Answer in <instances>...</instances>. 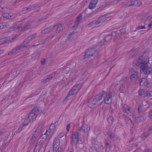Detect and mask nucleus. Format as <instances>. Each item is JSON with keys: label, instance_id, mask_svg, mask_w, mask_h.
<instances>
[{"label": "nucleus", "instance_id": "1", "mask_svg": "<svg viewBox=\"0 0 152 152\" xmlns=\"http://www.w3.org/2000/svg\"><path fill=\"white\" fill-rule=\"evenodd\" d=\"M148 55V51H145L141 53L138 59L137 60L135 65L138 67H141L142 66L147 64L149 61Z\"/></svg>", "mask_w": 152, "mask_h": 152}, {"label": "nucleus", "instance_id": "2", "mask_svg": "<svg viewBox=\"0 0 152 152\" xmlns=\"http://www.w3.org/2000/svg\"><path fill=\"white\" fill-rule=\"evenodd\" d=\"M85 54L84 56V59L87 61L91 58L92 59L93 58H95L98 56V51H96L94 48H89L86 50Z\"/></svg>", "mask_w": 152, "mask_h": 152}, {"label": "nucleus", "instance_id": "3", "mask_svg": "<svg viewBox=\"0 0 152 152\" xmlns=\"http://www.w3.org/2000/svg\"><path fill=\"white\" fill-rule=\"evenodd\" d=\"M100 95L101 97V100L102 98H103V101L106 104H109L111 103L112 101V93L107 92V91H103L100 93Z\"/></svg>", "mask_w": 152, "mask_h": 152}, {"label": "nucleus", "instance_id": "4", "mask_svg": "<svg viewBox=\"0 0 152 152\" xmlns=\"http://www.w3.org/2000/svg\"><path fill=\"white\" fill-rule=\"evenodd\" d=\"M100 93L90 98L88 102V105L90 108H92L96 105L101 100Z\"/></svg>", "mask_w": 152, "mask_h": 152}, {"label": "nucleus", "instance_id": "5", "mask_svg": "<svg viewBox=\"0 0 152 152\" xmlns=\"http://www.w3.org/2000/svg\"><path fill=\"white\" fill-rule=\"evenodd\" d=\"M39 110L37 107L34 108L29 113L28 118L32 122L35 120L36 117L37 116Z\"/></svg>", "mask_w": 152, "mask_h": 152}, {"label": "nucleus", "instance_id": "6", "mask_svg": "<svg viewBox=\"0 0 152 152\" xmlns=\"http://www.w3.org/2000/svg\"><path fill=\"white\" fill-rule=\"evenodd\" d=\"M129 75L132 81H135L139 79L138 74L133 68H131L129 70Z\"/></svg>", "mask_w": 152, "mask_h": 152}, {"label": "nucleus", "instance_id": "7", "mask_svg": "<svg viewBox=\"0 0 152 152\" xmlns=\"http://www.w3.org/2000/svg\"><path fill=\"white\" fill-rule=\"evenodd\" d=\"M71 143L72 145L76 143V145L79 143V134L77 132H73L71 137Z\"/></svg>", "mask_w": 152, "mask_h": 152}, {"label": "nucleus", "instance_id": "8", "mask_svg": "<svg viewBox=\"0 0 152 152\" xmlns=\"http://www.w3.org/2000/svg\"><path fill=\"white\" fill-rule=\"evenodd\" d=\"M125 32V29L123 28L120 30L112 32V35L114 36V38H118L121 36L124 35Z\"/></svg>", "mask_w": 152, "mask_h": 152}, {"label": "nucleus", "instance_id": "9", "mask_svg": "<svg viewBox=\"0 0 152 152\" xmlns=\"http://www.w3.org/2000/svg\"><path fill=\"white\" fill-rule=\"evenodd\" d=\"M139 67L140 68V71L145 74L149 75L151 73V69L148 66L147 64Z\"/></svg>", "mask_w": 152, "mask_h": 152}, {"label": "nucleus", "instance_id": "10", "mask_svg": "<svg viewBox=\"0 0 152 152\" xmlns=\"http://www.w3.org/2000/svg\"><path fill=\"white\" fill-rule=\"evenodd\" d=\"M23 47L22 46L20 45L16 46L14 49H12L8 54V55H11L12 54H15L23 50Z\"/></svg>", "mask_w": 152, "mask_h": 152}, {"label": "nucleus", "instance_id": "11", "mask_svg": "<svg viewBox=\"0 0 152 152\" xmlns=\"http://www.w3.org/2000/svg\"><path fill=\"white\" fill-rule=\"evenodd\" d=\"M55 27V25L52 26L48 27L46 28L41 31V33L42 34H45L52 31L53 30V28Z\"/></svg>", "mask_w": 152, "mask_h": 152}, {"label": "nucleus", "instance_id": "12", "mask_svg": "<svg viewBox=\"0 0 152 152\" xmlns=\"http://www.w3.org/2000/svg\"><path fill=\"white\" fill-rule=\"evenodd\" d=\"M59 141L57 138H55L53 142L54 150H58L59 147Z\"/></svg>", "mask_w": 152, "mask_h": 152}, {"label": "nucleus", "instance_id": "13", "mask_svg": "<svg viewBox=\"0 0 152 152\" xmlns=\"http://www.w3.org/2000/svg\"><path fill=\"white\" fill-rule=\"evenodd\" d=\"M30 121V120L28 118L25 119L22 124L23 126L21 128L19 127L18 129V131L20 132L21 130L22 129H25V126L28 125Z\"/></svg>", "mask_w": 152, "mask_h": 152}, {"label": "nucleus", "instance_id": "14", "mask_svg": "<svg viewBox=\"0 0 152 152\" xmlns=\"http://www.w3.org/2000/svg\"><path fill=\"white\" fill-rule=\"evenodd\" d=\"M98 3V0H92L89 4L88 7L90 9L92 10L94 9L96 7Z\"/></svg>", "mask_w": 152, "mask_h": 152}, {"label": "nucleus", "instance_id": "15", "mask_svg": "<svg viewBox=\"0 0 152 152\" xmlns=\"http://www.w3.org/2000/svg\"><path fill=\"white\" fill-rule=\"evenodd\" d=\"M31 26L30 22L26 23L23 27H20L19 29L21 31H25L29 28Z\"/></svg>", "mask_w": 152, "mask_h": 152}, {"label": "nucleus", "instance_id": "16", "mask_svg": "<svg viewBox=\"0 0 152 152\" xmlns=\"http://www.w3.org/2000/svg\"><path fill=\"white\" fill-rule=\"evenodd\" d=\"M122 110L126 113H130V107L125 104H124L122 106Z\"/></svg>", "mask_w": 152, "mask_h": 152}, {"label": "nucleus", "instance_id": "17", "mask_svg": "<svg viewBox=\"0 0 152 152\" xmlns=\"http://www.w3.org/2000/svg\"><path fill=\"white\" fill-rule=\"evenodd\" d=\"M107 18L105 16H103L99 18L98 19L96 20L97 24L98 25L100 23H103L104 21L106 20Z\"/></svg>", "mask_w": 152, "mask_h": 152}, {"label": "nucleus", "instance_id": "18", "mask_svg": "<svg viewBox=\"0 0 152 152\" xmlns=\"http://www.w3.org/2000/svg\"><path fill=\"white\" fill-rule=\"evenodd\" d=\"M82 86L81 83L78 84L77 83L72 88V90H74L75 92L77 93Z\"/></svg>", "mask_w": 152, "mask_h": 152}, {"label": "nucleus", "instance_id": "19", "mask_svg": "<svg viewBox=\"0 0 152 152\" xmlns=\"http://www.w3.org/2000/svg\"><path fill=\"white\" fill-rule=\"evenodd\" d=\"M77 93V92H75L74 90H72V89H71L69 91L67 96L64 99V101H66V100L70 99L71 98L70 97L71 96H73L75 93Z\"/></svg>", "mask_w": 152, "mask_h": 152}, {"label": "nucleus", "instance_id": "20", "mask_svg": "<svg viewBox=\"0 0 152 152\" xmlns=\"http://www.w3.org/2000/svg\"><path fill=\"white\" fill-rule=\"evenodd\" d=\"M112 38H113L114 39L116 38H114V36H113L112 35V32L111 34H108L106 35L104 39V42H107L110 41Z\"/></svg>", "mask_w": 152, "mask_h": 152}, {"label": "nucleus", "instance_id": "21", "mask_svg": "<svg viewBox=\"0 0 152 152\" xmlns=\"http://www.w3.org/2000/svg\"><path fill=\"white\" fill-rule=\"evenodd\" d=\"M88 126L86 124H83L82 126L80 127L79 131L82 132H86L88 130Z\"/></svg>", "mask_w": 152, "mask_h": 152}, {"label": "nucleus", "instance_id": "22", "mask_svg": "<svg viewBox=\"0 0 152 152\" xmlns=\"http://www.w3.org/2000/svg\"><path fill=\"white\" fill-rule=\"evenodd\" d=\"M39 134L37 133H35L32 136L30 140V142L33 143L37 138Z\"/></svg>", "mask_w": 152, "mask_h": 152}, {"label": "nucleus", "instance_id": "23", "mask_svg": "<svg viewBox=\"0 0 152 152\" xmlns=\"http://www.w3.org/2000/svg\"><path fill=\"white\" fill-rule=\"evenodd\" d=\"M142 4L141 2L138 0H136L132 1L131 2V4L129 6L135 5L136 6H139Z\"/></svg>", "mask_w": 152, "mask_h": 152}, {"label": "nucleus", "instance_id": "24", "mask_svg": "<svg viewBox=\"0 0 152 152\" xmlns=\"http://www.w3.org/2000/svg\"><path fill=\"white\" fill-rule=\"evenodd\" d=\"M8 138H6L3 141L2 143V146L3 147H6L8 145V144L10 142V140H8Z\"/></svg>", "mask_w": 152, "mask_h": 152}, {"label": "nucleus", "instance_id": "25", "mask_svg": "<svg viewBox=\"0 0 152 152\" xmlns=\"http://www.w3.org/2000/svg\"><path fill=\"white\" fill-rule=\"evenodd\" d=\"M146 80L144 78H142L141 79V81L140 82V85L142 86H145L147 85V83L146 82Z\"/></svg>", "mask_w": 152, "mask_h": 152}, {"label": "nucleus", "instance_id": "26", "mask_svg": "<svg viewBox=\"0 0 152 152\" xmlns=\"http://www.w3.org/2000/svg\"><path fill=\"white\" fill-rule=\"evenodd\" d=\"M62 29V25L61 23H59L58 24L57 27L55 31L56 33H59V32Z\"/></svg>", "mask_w": 152, "mask_h": 152}, {"label": "nucleus", "instance_id": "27", "mask_svg": "<svg viewBox=\"0 0 152 152\" xmlns=\"http://www.w3.org/2000/svg\"><path fill=\"white\" fill-rule=\"evenodd\" d=\"M42 126V124H40L37 127V129L35 131V133H36L39 134L41 132Z\"/></svg>", "mask_w": 152, "mask_h": 152}, {"label": "nucleus", "instance_id": "28", "mask_svg": "<svg viewBox=\"0 0 152 152\" xmlns=\"http://www.w3.org/2000/svg\"><path fill=\"white\" fill-rule=\"evenodd\" d=\"M9 24L7 22H4L0 23V29H1L8 26Z\"/></svg>", "mask_w": 152, "mask_h": 152}, {"label": "nucleus", "instance_id": "29", "mask_svg": "<svg viewBox=\"0 0 152 152\" xmlns=\"http://www.w3.org/2000/svg\"><path fill=\"white\" fill-rule=\"evenodd\" d=\"M38 6L36 4H32L28 6V7H27L26 9V10H34L38 9Z\"/></svg>", "mask_w": 152, "mask_h": 152}, {"label": "nucleus", "instance_id": "30", "mask_svg": "<svg viewBox=\"0 0 152 152\" xmlns=\"http://www.w3.org/2000/svg\"><path fill=\"white\" fill-rule=\"evenodd\" d=\"M8 38L6 37L0 39V45L5 44L7 42Z\"/></svg>", "mask_w": 152, "mask_h": 152}, {"label": "nucleus", "instance_id": "31", "mask_svg": "<svg viewBox=\"0 0 152 152\" xmlns=\"http://www.w3.org/2000/svg\"><path fill=\"white\" fill-rule=\"evenodd\" d=\"M150 134V133L148 132H146L143 133L142 134V138L143 140L145 139L148 137Z\"/></svg>", "mask_w": 152, "mask_h": 152}, {"label": "nucleus", "instance_id": "32", "mask_svg": "<svg viewBox=\"0 0 152 152\" xmlns=\"http://www.w3.org/2000/svg\"><path fill=\"white\" fill-rule=\"evenodd\" d=\"M128 78L126 77H123L120 80V83L123 85L127 82Z\"/></svg>", "mask_w": 152, "mask_h": 152}, {"label": "nucleus", "instance_id": "33", "mask_svg": "<svg viewBox=\"0 0 152 152\" xmlns=\"http://www.w3.org/2000/svg\"><path fill=\"white\" fill-rule=\"evenodd\" d=\"M143 117L142 116H139L135 118V121L137 123H139L141 121L143 120Z\"/></svg>", "mask_w": 152, "mask_h": 152}, {"label": "nucleus", "instance_id": "34", "mask_svg": "<svg viewBox=\"0 0 152 152\" xmlns=\"http://www.w3.org/2000/svg\"><path fill=\"white\" fill-rule=\"evenodd\" d=\"M41 51H39L37 52L36 53H34L32 54L31 56L32 58H35L36 56H39L41 53Z\"/></svg>", "mask_w": 152, "mask_h": 152}, {"label": "nucleus", "instance_id": "35", "mask_svg": "<svg viewBox=\"0 0 152 152\" xmlns=\"http://www.w3.org/2000/svg\"><path fill=\"white\" fill-rule=\"evenodd\" d=\"M30 41L29 39H28V38H27L26 39L23 41V45H21L22 46L23 48L26 47V45H27Z\"/></svg>", "mask_w": 152, "mask_h": 152}, {"label": "nucleus", "instance_id": "36", "mask_svg": "<svg viewBox=\"0 0 152 152\" xmlns=\"http://www.w3.org/2000/svg\"><path fill=\"white\" fill-rule=\"evenodd\" d=\"M150 97L152 96V91H146L145 92V96Z\"/></svg>", "mask_w": 152, "mask_h": 152}, {"label": "nucleus", "instance_id": "37", "mask_svg": "<svg viewBox=\"0 0 152 152\" xmlns=\"http://www.w3.org/2000/svg\"><path fill=\"white\" fill-rule=\"evenodd\" d=\"M2 16L3 18L8 19L11 18L12 17L11 15H10V14L8 13H4Z\"/></svg>", "mask_w": 152, "mask_h": 152}, {"label": "nucleus", "instance_id": "38", "mask_svg": "<svg viewBox=\"0 0 152 152\" xmlns=\"http://www.w3.org/2000/svg\"><path fill=\"white\" fill-rule=\"evenodd\" d=\"M37 36L36 34H34L31 35L29 36L28 38V39H29L30 41L35 39Z\"/></svg>", "mask_w": 152, "mask_h": 152}, {"label": "nucleus", "instance_id": "39", "mask_svg": "<svg viewBox=\"0 0 152 152\" xmlns=\"http://www.w3.org/2000/svg\"><path fill=\"white\" fill-rule=\"evenodd\" d=\"M95 25H97L96 20H94L88 24L87 25L88 27H90Z\"/></svg>", "mask_w": 152, "mask_h": 152}, {"label": "nucleus", "instance_id": "40", "mask_svg": "<svg viewBox=\"0 0 152 152\" xmlns=\"http://www.w3.org/2000/svg\"><path fill=\"white\" fill-rule=\"evenodd\" d=\"M19 27H18L16 25H15V26H13L12 27L8 29V31H13L16 29L17 28L19 29Z\"/></svg>", "mask_w": 152, "mask_h": 152}, {"label": "nucleus", "instance_id": "41", "mask_svg": "<svg viewBox=\"0 0 152 152\" xmlns=\"http://www.w3.org/2000/svg\"><path fill=\"white\" fill-rule=\"evenodd\" d=\"M139 92L140 96L143 97H145V92L144 89H140L139 90Z\"/></svg>", "mask_w": 152, "mask_h": 152}, {"label": "nucleus", "instance_id": "42", "mask_svg": "<svg viewBox=\"0 0 152 152\" xmlns=\"http://www.w3.org/2000/svg\"><path fill=\"white\" fill-rule=\"evenodd\" d=\"M48 134H47V131H46L45 133L43 134H42L40 137V138L42 139H46L48 137Z\"/></svg>", "mask_w": 152, "mask_h": 152}, {"label": "nucleus", "instance_id": "43", "mask_svg": "<svg viewBox=\"0 0 152 152\" xmlns=\"http://www.w3.org/2000/svg\"><path fill=\"white\" fill-rule=\"evenodd\" d=\"M107 121L109 123L112 124L113 121V118L111 116H110L107 119Z\"/></svg>", "mask_w": 152, "mask_h": 152}, {"label": "nucleus", "instance_id": "44", "mask_svg": "<svg viewBox=\"0 0 152 152\" xmlns=\"http://www.w3.org/2000/svg\"><path fill=\"white\" fill-rule=\"evenodd\" d=\"M55 73L52 74L51 75H50L48 76L47 77V79L48 80V81H49L52 78H53L55 76Z\"/></svg>", "mask_w": 152, "mask_h": 152}, {"label": "nucleus", "instance_id": "45", "mask_svg": "<svg viewBox=\"0 0 152 152\" xmlns=\"http://www.w3.org/2000/svg\"><path fill=\"white\" fill-rule=\"evenodd\" d=\"M119 90L121 93H124L125 92V87L123 85H121L120 86Z\"/></svg>", "mask_w": 152, "mask_h": 152}, {"label": "nucleus", "instance_id": "46", "mask_svg": "<svg viewBox=\"0 0 152 152\" xmlns=\"http://www.w3.org/2000/svg\"><path fill=\"white\" fill-rule=\"evenodd\" d=\"M48 61V58H47L46 59L43 58L41 59V63L42 65H45L46 62L47 61Z\"/></svg>", "mask_w": 152, "mask_h": 152}, {"label": "nucleus", "instance_id": "47", "mask_svg": "<svg viewBox=\"0 0 152 152\" xmlns=\"http://www.w3.org/2000/svg\"><path fill=\"white\" fill-rule=\"evenodd\" d=\"M109 137L110 139L112 140H114V134L112 132H111L110 134H109Z\"/></svg>", "mask_w": 152, "mask_h": 152}, {"label": "nucleus", "instance_id": "48", "mask_svg": "<svg viewBox=\"0 0 152 152\" xmlns=\"http://www.w3.org/2000/svg\"><path fill=\"white\" fill-rule=\"evenodd\" d=\"M55 57V55H54L53 53H52L49 58V59L50 60H51L53 58Z\"/></svg>", "mask_w": 152, "mask_h": 152}, {"label": "nucleus", "instance_id": "49", "mask_svg": "<svg viewBox=\"0 0 152 152\" xmlns=\"http://www.w3.org/2000/svg\"><path fill=\"white\" fill-rule=\"evenodd\" d=\"M55 127V126L54 125V124H51L50 126V129L51 130L54 129Z\"/></svg>", "mask_w": 152, "mask_h": 152}, {"label": "nucleus", "instance_id": "50", "mask_svg": "<svg viewBox=\"0 0 152 152\" xmlns=\"http://www.w3.org/2000/svg\"><path fill=\"white\" fill-rule=\"evenodd\" d=\"M47 82H48V80L47 79V78H45V79H43L41 80V82L42 83H46Z\"/></svg>", "mask_w": 152, "mask_h": 152}, {"label": "nucleus", "instance_id": "51", "mask_svg": "<svg viewBox=\"0 0 152 152\" xmlns=\"http://www.w3.org/2000/svg\"><path fill=\"white\" fill-rule=\"evenodd\" d=\"M138 113H139L142 111V107L141 106H140V107H139L138 108Z\"/></svg>", "mask_w": 152, "mask_h": 152}, {"label": "nucleus", "instance_id": "52", "mask_svg": "<svg viewBox=\"0 0 152 152\" xmlns=\"http://www.w3.org/2000/svg\"><path fill=\"white\" fill-rule=\"evenodd\" d=\"M73 149L72 147H71L70 148H69L67 150L68 152H73Z\"/></svg>", "mask_w": 152, "mask_h": 152}, {"label": "nucleus", "instance_id": "53", "mask_svg": "<svg viewBox=\"0 0 152 152\" xmlns=\"http://www.w3.org/2000/svg\"><path fill=\"white\" fill-rule=\"evenodd\" d=\"M145 152H152V150L150 148L146 149H145Z\"/></svg>", "mask_w": 152, "mask_h": 152}, {"label": "nucleus", "instance_id": "54", "mask_svg": "<svg viewBox=\"0 0 152 152\" xmlns=\"http://www.w3.org/2000/svg\"><path fill=\"white\" fill-rule=\"evenodd\" d=\"M42 142H43L42 140H40L39 142V145L38 143L37 144H38V145L37 146V147L39 145V147H41L42 146V144H43L42 143Z\"/></svg>", "mask_w": 152, "mask_h": 152}, {"label": "nucleus", "instance_id": "55", "mask_svg": "<svg viewBox=\"0 0 152 152\" xmlns=\"http://www.w3.org/2000/svg\"><path fill=\"white\" fill-rule=\"evenodd\" d=\"M64 134L63 133H59L58 135V136L60 137H63L64 136Z\"/></svg>", "mask_w": 152, "mask_h": 152}, {"label": "nucleus", "instance_id": "56", "mask_svg": "<svg viewBox=\"0 0 152 152\" xmlns=\"http://www.w3.org/2000/svg\"><path fill=\"white\" fill-rule=\"evenodd\" d=\"M6 131V130L5 129H1L0 130V133L2 134L4 132Z\"/></svg>", "mask_w": 152, "mask_h": 152}, {"label": "nucleus", "instance_id": "57", "mask_svg": "<svg viewBox=\"0 0 152 152\" xmlns=\"http://www.w3.org/2000/svg\"><path fill=\"white\" fill-rule=\"evenodd\" d=\"M148 114L149 116V118L151 119L152 118V111H150Z\"/></svg>", "mask_w": 152, "mask_h": 152}, {"label": "nucleus", "instance_id": "58", "mask_svg": "<svg viewBox=\"0 0 152 152\" xmlns=\"http://www.w3.org/2000/svg\"><path fill=\"white\" fill-rule=\"evenodd\" d=\"M9 39H10V42H13L14 41V40L15 39L13 37H10L9 38Z\"/></svg>", "mask_w": 152, "mask_h": 152}, {"label": "nucleus", "instance_id": "59", "mask_svg": "<svg viewBox=\"0 0 152 152\" xmlns=\"http://www.w3.org/2000/svg\"><path fill=\"white\" fill-rule=\"evenodd\" d=\"M70 128V125L69 124H67L66 127V130L67 132H68L69 131V129Z\"/></svg>", "mask_w": 152, "mask_h": 152}, {"label": "nucleus", "instance_id": "60", "mask_svg": "<svg viewBox=\"0 0 152 152\" xmlns=\"http://www.w3.org/2000/svg\"><path fill=\"white\" fill-rule=\"evenodd\" d=\"M82 19V18H81L80 17H77V22H78L79 21H80V20H81Z\"/></svg>", "mask_w": 152, "mask_h": 152}, {"label": "nucleus", "instance_id": "61", "mask_svg": "<svg viewBox=\"0 0 152 152\" xmlns=\"http://www.w3.org/2000/svg\"><path fill=\"white\" fill-rule=\"evenodd\" d=\"M26 12V10H21V12H20L21 14L20 15L23 14H24L26 12Z\"/></svg>", "mask_w": 152, "mask_h": 152}, {"label": "nucleus", "instance_id": "62", "mask_svg": "<svg viewBox=\"0 0 152 152\" xmlns=\"http://www.w3.org/2000/svg\"><path fill=\"white\" fill-rule=\"evenodd\" d=\"M141 29V26H138L137 28L134 31H137V30Z\"/></svg>", "mask_w": 152, "mask_h": 152}, {"label": "nucleus", "instance_id": "63", "mask_svg": "<svg viewBox=\"0 0 152 152\" xmlns=\"http://www.w3.org/2000/svg\"><path fill=\"white\" fill-rule=\"evenodd\" d=\"M52 14V13H50L49 14H48L47 15H46L45 16H46V17H45V18H42V19L43 20H44L45 19V18L47 17H49L50 16V15H51Z\"/></svg>", "mask_w": 152, "mask_h": 152}, {"label": "nucleus", "instance_id": "64", "mask_svg": "<svg viewBox=\"0 0 152 152\" xmlns=\"http://www.w3.org/2000/svg\"><path fill=\"white\" fill-rule=\"evenodd\" d=\"M102 109L104 110V111H105L106 110V106L105 105H104L103 106H102Z\"/></svg>", "mask_w": 152, "mask_h": 152}]
</instances>
